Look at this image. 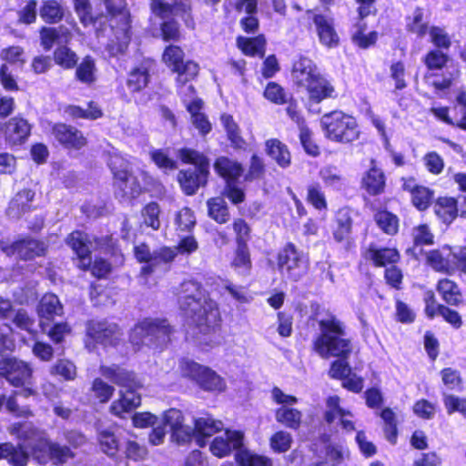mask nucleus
Instances as JSON below:
<instances>
[{
	"instance_id": "f8f14e48",
	"label": "nucleus",
	"mask_w": 466,
	"mask_h": 466,
	"mask_svg": "<svg viewBox=\"0 0 466 466\" xmlns=\"http://www.w3.org/2000/svg\"><path fill=\"white\" fill-rule=\"evenodd\" d=\"M163 60L177 73L179 82L196 77L198 74V65L191 60L184 61V52L177 46H167L163 54Z\"/></svg>"
},
{
	"instance_id": "49530a36",
	"label": "nucleus",
	"mask_w": 466,
	"mask_h": 466,
	"mask_svg": "<svg viewBox=\"0 0 466 466\" xmlns=\"http://www.w3.org/2000/svg\"><path fill=\"white\" fill-rule=\"evenodd\" d=\"M380 417L385 424L383 431L387 441L395 445L398 440V427L394 411L389 407L383 408L380 411Z\"/></svg>"
},
{
	"instance_id": "412c9836",
	"label": "nucleus",
	"mask_w": 466,
	"mask_h": 466,
	"mask_svg": "<svg viewBox=\"0 0 466 466\" xmlns=\"http://www.w3.org/2000/svg\"><path fill=\"white\" fill-rule=\"evenodd\" d=\"M134 250L137 260L148 263L147 268L168 263L176 257V251L171 248L163 247L151 252L148 246L144 243L136 246Z\"/></svg>"
},
{
	"instance_id": "4d7b16f0",
	"label": "nucleus",
	"mask_w": 466,
	"mask_h": 466,
	"mask_svg": "<svg viewBox=\"0 0 466 466\" xmlns=\"http://www.w3.org/2000/svg\"><path fill=\"white\" fill-rule=\"evenodd\" d=\"M174 222L177 230L190 232L196 225V217L189 208L185 207L176 213Z\"/></svg>"
},
{
	"instance_id": "3c124183",
	"label": "nucleus",
	"mask_w": 466,
	"mask_h": 466,
	"mask_svg": "<svg viewBox=\"0 0 466 466\" xmlns=\"http://www.w3.org/2000/svg\"><path fill=\"white\" fill-rule=\"evenodd\" d=\"M319 177L327 187H331L337 190L345 185V177L341 171L334 166H327L320 169Z\"/></svg>"
},
{
	"instance_id": "aec40b11",
	"label": "nucleus",
	"mask_w": 466,
	"mask_h": 466,
	"mask_svg": "<svg viewBox=\"0 0 466 466\" xmlns=\"http://www.w3.org/2000/svg\"><path fill=\"white\" fill-rule=\"evenodd\" d=\"M164 423L169 426L172 438L178 444L189 443L194 437L193 430L184 425V418L181 412L176 409L169 410L164 415Z\"/></svg>"
},
{
	"instance_id": "5fc2aeb1",
	"label": "nucleus",
	"mask_w": 466,
	"mask_h": 466,
	"mask_svg": "<svg viewBox=\"0 0 466 466\" xmlns=\"http://www.w3.org/2000/svg\"><path fill=\"white\" fill-rule=\"evenodd\" d=\"M45 333L54 344L58 345L65 342L66 337L72 333V327L67 321L55 322L48 329L46 328Z\"/></svg>"
},
{
	"instance_id": "2eb2a0df",
	"label": "nucleus",
	"mask_w": 466,
	"mask_h": 466,
	"mask_svg": "<svg viewBox=\"0 0 466 466\" xmlns=\"http://www.w3.org/2000/svg\"><path fill=\"white\" fill-rule=\"evenodd\" d=\"M100 373L106 379L118 387L133 390H140L142 384L134 370H127L119 364L101 366Z\"/></svg>"
},
{
	"instance_id": "7ed1b4c3",
	"label": "nucleus",
	"mask_w": 466,
	"mask_h": 466,
	"mask_svg": "<svg viewBox=\"0 0 466 466\" xmlns=\"http://www.w3.org/2000/svg\"><path fill=\"white\" fill-rule=\"evenodd\" d=\"M320 332L312 342V349L321 358L329 357L349 359L352 345L350 339L345 336V329L336 316L331 315L326 319L319 321Z\"/></svg>"
},
{
	"instance_id": "603ef678",
	"label": "nucleus",
	"mask_w": 466,
	"mask_h": 466,
	"mask_svg": "<svg viewBox=\"0 0 466 466\" xmlns=\"http://www.w3.org/2000/svg\"><path fill=\"white\" fill-rule=\"evenodd\" d=\"M50 461L55 465H63L69 460L75 458V452L66 445H60L57 442H49Z\"/></svg>"
},
{
	"instance_id": "6ab92c4d",
	"label": "nucleus",
	"mask_w": 466,
	"mask_h": 466,
	"mask_svg": "<svg viewBox=\"0 0 466 466\" xmlns=\"http://www.w3.org/2000/svg\"><path fill=\"white\" fill-rule=\"evenodd\" d=\"M304 89L308 93L309 106L337 96L334 86L321 72Z\"/></svg>"
},
{
	"instance_id": "69168bd1",
	"label": "nucleus",
	"mask_w": 466,
	"mask_h": 466,
	"mask_svg": "<svg viewBox=\"0 0 466 466\" xmlns=\"http://www.w3.org/2000/svg\"><path fill=\"white\" fill-rule=\"evenodd\" d=\"M448 60V56L440 49H432L423 57V62L429 70H439L443 68Z\"/></svg>"
},
{
	"instance_id": "a878e982",
	"label": "nucleus",
	"mask_w": 466,
	"mask_h": 466,
	"mask_svg": "<svg viewBox=\"0 0 466 466\" xmlns=\"http://www.w3.org/2000/svg\"><path fill=\"white\" fill-rule=\"evenodd\" d=\"M307 13L312 15L320 43L328 47L338 46L339 35L334 29L332 20L323 15L312 14L310 11Z\"/></svg>"
},
{
	"instance_id": "de8ad7c7",
	"label": "nucleus",
	"mask_w": 466,
	"mask_h": 466,
	"mask_svg": "<svg viewBox=\"0 0 466 466\" xmlns=\"http://www.w3.org/2000/svg\"><path fill=\"white\" fill-rule=\"evenodd\" d=\"M238 45L248 56H263L265 54L266 39L263 35H258L253 38L238 37Z\"/></svg>"
},
{
	"instance_id": "f03ea898",
	"label": "nucleus",
	"mask_w": 466,
	"mask_h": 466,
	"mask_svg": "<svg viewBox=\"0 0 466 466\" xmlns=\"http://www.w3.org/2000/svg\"><path fill=\"white\" fill-rule=\"evenodd\" d=\"M180 308L190 319L189 326L196 339L211 340L221 331L222 318L218 304L206 294L199 298L187 295Z\"/></svg>"
},
{
	"instance_id": "a18cd8bd",
	"label": "nucleus",
	"mask_w": 466,
	"mask_h": 466,
	"mask_svg": "<svg viewBox=\"0 0 466 466\" xmlns=\"http://www.w3.org/2000/svg\"><path fill=\"white\" fill-rule=\"evenodd\" d=\"M267 154L280 167H287L290 164V154L286 145L278 139H269L266 142Z\"/></svg>"
},
{
	"instance_id": "dca6fc26",
	"label": "nucleus",
	"mask_w": 466,
	"mask_h": 466,
	"mask_svg": "<svg viewBox=\"0 0 466 466\" xmlns=\"http://www.w3.org/2000/svg\"><path fill=\"white\" fill-rule=\"evenodd\" d=\"M39 318V328L46 332V328L50 326L56 317L64 315V307L56 293H44L36 307Z\"/></svg>"
},
{
	"instance_id": "0eeeda50",
	"label": "nucleus",
	"mask_w": 466,
	"mask_h": 466,
	"mask_svg": "<svg viewBox=\"0 0 466 466\" xmlns=\"http://www.w3.org/2000/svg\"><path fill=\"white\" fill-rule=\"evenodd\" d=\"M66 244L76 255L77 266L80 268L86 269L91 267L92 274L99 279L106 278L111 272V264L104 258H96L92 265L93 240L87 233L79 230L73 231L66 238Z\"/></svg>"
},
{
	"instance_id": "393cba45",
	"label": "nucleus",
	"mask_w": 466,
	"mask_h": 466,
	"mask_svg": "<svg viewBox=\"0 0 466 466\" xmlns=\"http://www.w3.org/2000/svg\"><path fill=\"white\" fill-rule=\"evenodd\" d=\"M222 430V422L210 416L194 420L193 433L199 447H205L208 439Z\"/></svg>"
},
{
	"instance_id": "6e6552de",
	"label": "nucleus",
	"mask_w": 466,
	"mask_h": 466,
	"mask_svg": "<svg viewBox=\"0 0 466 466\" xmlns=\"http://www.w3.org/2000/svg\"><path fill=\"white\" fill-rule=\"evenodd\" d=\"M108 166L114 175L115 195L120 201L136 198L141 193V187L129 170V163L120 154L110 156Z\"/></svg>"
},
{
	"instance_id": "79ce46f5",
	"label": "nucleus",
	"mask_w": 466,
	"mask_h": 466,
	"mask_svg": "<svg viewBox=\"0 0 466 466\" xmlns=\"http://www.w3.org/2000/svg\"><path fill=\"white\" fill-rule=\"evenodd\" d=\"M97 441L100 450L109 457L117 455L120 450V439L110 429H105L97 433Z\"/></svg>"
},
{
	"instance_id": "ddd939ff",
	"label": "nucleus",
	"mask_w": 466,
	"mask_h": 466,
	"mask_svg": "<svg viewBox=\"0 0 466 466\" xmlns=\"http://www.w3.org/2000/svg\"><path fill=\"white\" fill-rule=\"evenodd\" d=\"M33 376L28 363L13 358L0 360V377L15 388L23 387Z\"/></svg>"
},
{
	"instance_id": "4468645a",
	"label": "nucleus",
	"mask_w": 466,
	"mask_h": 466,
	"mask_svg": "<svg viewBox=\"0 0 466 466\" xmlns=\"http://www.w3.org/2000/svg\"><path fill=\"white\" fill-rule=\"evenodd\" d=\"M244 446V433L240 431L226 430L225 436L215 437L210 445L211 453L217 458H225L233 451L238 452Z\"/></svg>"
},
{
	"instance_id": "6e6d98bb",
	"label": "nucleus",
	"mask_w": 466,
	"mask_h": 466,
	"mask_svg": "<svg viewBox=\"0 0 466 466\" xmlns=\"http://www.w3.org/2000/svg\"><path fill=\"white\" fill-rule=\"evenodd\" d=\"M54 60L64 69H72L76 66L78 56L66 46H60L54 52Z\"/></svg>"
},
{
	"instance_id": "ea45409f",
	"label": "nucleus",
	"mask_w": 466,
	"mask_h": 466,
	"mask_svg": "<svg viewBox=\"0 0 466 466\" xmlns=\"http://www.w3.org/2000/svg\"><path fill=\"white\" fill-rule=\"evenodd\" d=\"M351 224V218L348 210H339L337 214L336 228L333 231V238L338 243H343L346 247L349 246Z\"/></svg>"
},
{
	"instance_id": "423d86ee",
	"label": "nucleus",
	"mask_w": 466,
	"mask_h": 466,
	"mask_svg": "<svg viewBox=\"0 0 466 466\" xmlns=\"http://www.w3.org/2000/svg\"><path fill=\"white\" fill-rule=\"evenodd\" d=\"M320 127L327 139L343 145L353 143L360 135L356 118L341 110L324 114L320 118Z\"/></svg>"
},
{
	"instance_id": "cd10ccee",
	"label": "nucleus",
	"mask_w": 466,
	"mask_h": 466,
	"mask_svg": "<svg viewBox=\"0 0 466 466\" xmlns=\"http://www.w3.org/2000/svg\"><path fill=\"white\" fill-rule=\"evenodd\" d=\"M235 8L238 12L244 11L247 16L241 18L240 25L248 34H255L258 29V0H236Z\"/></svg>"
},
{
	"instance_id": "f3484780",
	"label": "nucleus",
	"mask_w": 466,
	"mask_h": 466,
	"mask_svg": "<svg viewBox=\"0 0 466 466\" xmlns=\"http://www.w3.org/2000/svg\"><path fill=\"white\" fill-rule=\"evenodd\" d=\"M0 248L7 256L17 254L22 259H32L45 252V244L32 238H25L13 243L0 240Z\"/></svg>"
},
{
	"instance_id": "e2e57ef3",
	"label": "nucleus",
	"mask_w": 466,
	"mask_h": 466,
	"mask_svg": "<svg viewBox=\"0 0 466 466\" xmlns=\"http://www.w3.org/2000/svg\"><path fill=\"white\" fill-rule=\"evenodd\" d=\"M375 221L380 228L389 235H394L398 231L399 219L388 211L378 212L375 215Z\"/></svg>"
},
{
	"instance_id": "338daca9",
	"label": "nucleus",
	"mask_w": 466,
	"mask_h": 466,
	"mask_svg": "<svg viewBox=\"0 0 466 466\" xmlns=\"http://www.w3.org/2000/svg\"><path fill=\"white\" fill-rule=\"evenodd\" d=\"M433 198V191L424 186L420 187L412 195L411 202L419 210L427 209Z\"/></svg>"
},
{
	"instance_id": "b1692460",
	"label": "nucleus",
	"mask_w": 466,
	"mask_h": 466,
	"mask_svg": "<svg viewBox=\"0 0 466 466\" xmlns=\"http://www.w3.org/2000/svg\"><path fill=\"white\" fill-rule=\"evenodd\" d=\"M137 390L127 389V392L120 391L119 397L112 401L109 406L110 413L116 417L123 418L125 413H129L140 407L142 398Z\"/></svg>"
},
{
	"instance_id": "39448f33",
	"label": "nucleus",
	"mask_w": 466,
	"mask_h": 466,
	"mask_svg": "<svg viewBox=\"0 0 466 466\" xmlns=\"http://www.w3.org/2000/svg\"><path fill=\"white\" fill-rule=\"evenodd\" d=\"M123 341L121 327L106 319H90L85 323L83 337L84 348L95 352L101 347L104 350L117 348Z\"/></svg>"
},
{
	"instance_id": "680f3d73",
	"label": "nucleus",
	"mask_w": 466,
	"mask_h": 466,
	"mask_svg": "<svg viewBox=\"0 0 466 466\" xmlns=\"http://www.w3.org/2000/svg\"><path fill=\"white\" fill-rule=\"evenodd\" d=\"M292 444L290 433L285 431H278L269 438V446L276 453H284L288 451Z\"/></svg>"
},
{
	"instance_id": "774afa93",
	"label": "nucleus",
	"mask_w": 466,
	"mask_h": 466,
	"mask_svg": "<svg viewBox=\"0 0 466 466\" xmlns=\"http://www.w3.org/2000/svg\"><path fill=\"white\" fill-rule=\"evenodd\" d=\"M443 403L448 414L459 412L466 418V398L446 394L443 397Z\"/></svg>"
},
{
	"instance_id": "bb28decb",
	"label": "nucleus",
	"mask_w": 466,
	"mask_h": 466,
	"mask_svg": "<svg viewBox=\"0 0 466 466\" xmlns=\"http://www.w3.org/2000/svg\"><path fill=\"white\" fill-rule=\"evenodd\" d=\"M55 137L68 148H81L86 145V138L76 127L65 124H57L53 128Z\"/></svg>"
},
{
	"instance_id": "864d4df0",
	"label": "nucleus",
	"mask_w": 466,
	"mask_h": 466,
	"mask_svg": "<svg viewBox=\"0 0 466 466\" xmlns=\"http://www.w3.org/2000/svg\"><path fill=\"white\" fill-rule=\"evenodd\" d=\"M221 122L227 131L231 145L236 148H243L246 142L240 136L239 127L233 117L230 115L224 114L221 116Z\"/></svg>"
},
{
	"instance_id": "c9c22d12",
	"label": "nucleus",
	"mask_w": 466,
	"mask_h": 466,
	"mask_svg": "<svg viewBox=\"0 0 466 466\" xmlns=\"http://www.w3.org/2000/svg\"><path fill=\"white\" fill-rule=\"evenodd\" d=\"M41 43L46 50H50L54 44H66L70 39V31L63 26L58 28L44 27L41 30Z\"/></svg>"
},
{
	"instance_id": "20e7f679",
	"label": "nucleus",
	"mask_w": 466,
	"mask_h": 466,
	"mask_svg": "<svg viewBox=\"0 0 466 466\" xmlns=\"http://www.w3.org/2000/svg\"><path fill=\"white\" fill-rule=\"evenodd\" d=\"M177 157L182 162L194 165V167L180 170L177 174V181L182 191L187 196H192L208 182L209 159L204 154L187 147L179 149Z\"/></svg>"
},
{
	"instance_id": "37998d69",
	"label": "nucleus",
	"mask_w": 466,
	"mask_h": 466,
	"mask_svg": "<svg viewBox=\"0 0 466 466\" xmlns=\"http://www.w3.org/2000/svg\"><path fill=\"white\" fill-rule=\"evenodd\" d=\"M434 212L445 224H451L458 215L457 202L453 198H440L434 205Z\"/></svg>"
},
{
	"instance_id": "f704fd0d",
	"label": "nucleus",
	"mask_w": 466,
	"mask_h": 466,
	"mask_svg": "<svg viewBox=\"0 0 466 466\" xmlns=\"http://www.w3.org/2000/svg\"><path fill=\"white\" fill-rule=\"evenodd\" d=\"M374 164V161H371ZM362 187L372 196L379 195L384 191L385 176L384 173L372 165L362 177Z\"/></svg>"
},
{
	"instance_id": "c756f323",
	"label": "nucleus",
	"mask_w": 466,
	"mask_h": 466,
	"mask_svg": "<svg viewBox=\"0 0 466 466\" xmlns=\"http://www.w3.org/2000/svg\"><path fill=\"white\" fill-rule=\"evenodd\" d=\"M452 248L443 247L441 249L431 250L427 254V262L437 271L452 273Z\"/></svg>"
},
{
	"instance_id": "f257e3e1",
	"label": "nucleus",
	"mask_w": 466,
	"mask_h": 466,
	"mask_svg": "<svg viewBox=\"0 0 466 466\" xmlns=\"http://www.w3.org/2000/svg\"><path fill=\"white\" fill-rule=\"evenodd\" d=\"M175 333V327L167 318L145 317L129 329L128 343L134 353L145 348L161 353L172 344Z\"/></svg>"
},
{
	"instance_id": "0e129e2a",
	"label": "nucleus",
	"mask_w": 466,
	"mask_h": 466,
	"mask_svg": "<svg viewBox=\"0 0 466 466\" xmlns=\"http://www.w3.org/2000/svg\"><path fill=\"white\" fill-rule=\"evenodd\" d=\"M63 9L55 0L46 2L40 9V16L47 23H56L63 17Z\"/></svg>"
},
{
	"instance_id": "8fccbe9b",
	"label": "nucleus",
	"mask_w": 466,
	"mask_h": 466,
	"mask_svg": "<svg viewBox=\"0 0 466 466\" xmlns=\"http://www.w3.org/2000/svg\"><path fill=\"white\" fill-rule=\"evenodd\" d=\"M90 391L92 392L95 400H96L100 404H105L113 397L115 388L104 381L101 378H96L92 381Z\"/></svg>"
},
{
	"instance_id": "7c9ffc66",
	"label": "nucleus",
	"mask_w": 466,
	"mask_h": 466,
	"mask_svg": "<svg viewBox=\"0 0 466 466\" xmlns=\"http://www.w3.org/2000/svg\"><path fill=\"white\" fill-rule=\"evenodd\" d=\"M0 460H6L13 466H25L29 461V455L21 445L3 442L0 443Z\"/></svg>"
},
{
	"instance_id": "4c0bfd02",
	"label": "nucleus",
	"mask_w": 466,
	"mask_h": 466,
	"mask_svg": "<svg viewBox=\"0 0 466 466\" xmlns=\"http://www.w3.org/2000/svg\"><path fill=\"white\" fill-rule=\"evenodd\" d=\"M275 418L279 423L294 431L302 424V412L296 408L281 406L275 410Z\"/></svg>"
},
{
	"instance_id": "2f4dec72",
	"label": "nucleus",
	"mask_w": 466,
	"mask_h": 466,
	"mask_svg": "<svg viewBox=\"0 0 466 466\" xmlns=\"http://www.w3.org/2000/svg\"><path fill=\"white\" fill-rule=\"evenodd\" d=\"M214 169L227 183L235 182L243 173L241 164L227 157H218L214 163Z\"/></svg>"
},
{
	"instance_id": "c03bdc74",
	"label": "nucleus",
	"mask_w": 466,
	"mask_h": 466,
	"mask_svg": "<svg viewBox=\"0 0 466 466\" xmlns=\"http://www.w3.org/2000/svg\"><path fill=\"white\" fill-rule=\"evenodd\" d=\"M49 373L53 377H58L65 381L74 380L77 376L76 364L69 359H58L49 368Z\"/></svg>"
},
{
	"instance_id": "09e8293b",
	"label": "nucleus",
	"mask_w": 466,
	"mask_h": 466,
	"mask_svg": "<svg viewBox=\"0 0 466 466\" xmlns=\"http://www.w3.org/2000/svg\"><path fill=\"white\" fill-rule=\"evenodd\" d=\"M203 106L202 101H196L188 105L187 111L191 114V119L194 127L198 129L202 135H206L211 130V124L208 117L200 112Z\"/></svg>"
},
{
	"instance_id": "bf43d9fd",
	"label": "nucleus",
	"mask_w": 466,
	"mask_h": 466,
	"mask_svg": "<svg viewBox=\"0 0 466 466\" xmlns=\"http://www.w3.org/2000/svg\"><path fill=\"white\" fill-rule=\"evenodd\" d=\"M412 238L414 245L411 250L417 254L416 250L419 247L433 244L434 235L428 225L421 224L413 228Z\"/></svg>"
},
{
	"instance_id": "473e14b6",
	"label": "nucleus",
	"mask_w": 466,
	"mask_h": 466,
	"mask_svg": "<svg viewBox=\"0 0 466 466\" xmlns=\"http://www.w3.org/2000/svg\"><path fill=\"white\" fill-rule=\"evenodd\" d=\"M35 198V192L31 189L19 191L11 200L7 214L9 217L18 218L31 208V203Z\"/></svg>"
},
{
	"instance_id": "72a5a7b5",
	"label": "nucleus",
	"mask_w": 466,
	"mask_h": 466,
	"mask_svg": "<svg viewBox=\"0 0 466 466\" xmlns=\"http://www.w3.org/2000/svg\"><path fill=\"white\" fill-rule=\"evenodd\" d=\"M183 291H200L203 289L204 291H222L223 289L227 291H235L233 288L230 286L228 281L224 280L220 278H208L206 280L205 285L201 284L197 280H187L182 283Z\"/></svg>"
},
{
	"instance_id": "9b49d317",
	"label": "nucleus",
	"mask_w": 466,
	"mask_h": 466,
	"mask_svg": "<svg viewBox=\"0 0 466 466\" xmlns=\"http://www.w3.org/2000/svg\"><path fill=\"white\" fill-rule=\"evenodd\" d=\"M278 263L281 273L294 281L302 278L309 269L307 255L292 243L286 245L279 252Z\"/></svg>"
},
{
	"instance_id": "1a4fd4ad",
	"label": "nucleus",
	"mask_w": 466,
	"mask_h": 466,
	"mask_svg": "<svg viewBox=\"0 0 466 466\" xmlns=\"http://www.w3.org/2000/svg\"><path fill=\"white\" fill-rule=\"evenodd\" d=\"M178 368L182 378L193 381L205 391L221 392L226 389L225 380L221 376L211 368L191 359L181 358L178 361Z\"/></svg>"
},
{
	"instance_id": "c85d7f7f",
	"label": "nucleus",
	"mask_w": 466,
	"mask_h": 466,
	"mask_svg": "<svg viewBox=\"0 0 466 466\" xmlns=\"http://www.w3.org/2000/svg\"><path fill=\"white\" fill-rule=\"evenodd\" d=\"M31 126L20 117H13L9 120L5 129V138L11 145L24 143L30 135Z\"/></svg>"
},
{
	"instance_id": "9d476101",
	"label": "nucleus",
	"mask_w": 466,
	"mask_h": 466,
	"mask_svg": "<svg viewBox=\"0 0 466 466\" xmlns=\"http://www.w3.org/2000/svg\"><path fill=\"white\" fill-rule=\"evenodd\" d=\"M104 5L108 15L120 17V25L115 31V39L107 45V50L111 56L121 55L128 47L130 34V18L127 10L125 0H104Z\"/></svg>"
},
{
	"instance_id": "a211bd4d",
	"label": "nucleus",
	"mask_w": 466,
	"mask_h": 466,
	"mask_svg": "<svg viewBox=\"0 0 466 466\" xmlns=\"http://www.w3.org/2000/svg\"><path fill=\"white\" fill-rule=\"evenodd\" d=\"M357 3L360 4L359 6V15L360 19L368 16L372 13L374 9L375 0H356ZM366 24L360 20L358 22L353 28L352 32V41L354 44L359 46L361 48H367L370 46L373 45L377 40V33L370 32L368 35H365L364 32L366 30Z\"/></svg>"
},
{
	"instance_id": "a19ab883",
	"label": "nucleus",
	"mask_w": 466,
	"mask_h": 466,
	"mask_svg": "<svg viewBox=\"0 0 466 466\" xmlns=\"http://www.w3.org/2000/svg\"><path fill=\"white\" fill-rule=\"evenodd\" d=\"M150 66L149 62H144L129 73L127 84L132 92H138L147 86Z\"/></svg>"
},
{
	"instance_id": "5701e85b",
	"label": "nucleus",
	"mask_w": 466,
	"mask_h": 466,
	"mask_svg": "<svg viewBox=\"0 0 466 466\" xmlns=\"http://www.w3.org/2000/svg\"><path fill=\"white\" fill-rule=\"evenodd\" d=\"M363 256L375 267H387L390 264L397 263L400 258L397 248L380 247L374 243L370 244Z\"/></svg>"
},
{
	"instance_id": "4be33fe9",
	"label": "nucleus",
	"mask_w": 466,
	"mask_h": 466,
	"mask_svg": "<svg viewBox=\"0 0 466 466\" xmlns=\"http://www.w3.org/2000/svg\"><path fill=\"white\" fill-rule=\"evenodd\" d=\"M319 73L320 70L311 59L301 56L293 64L291 78L298 87L305 88Z\"/></svg>"
},
{
	"instance_id": "052dcab7",
	"label": "nucleus",
	"mask_w": 466,
	"mask_h": 466,
	"mask_svg": "<svg viewBox=\"0 0 466 466\" xmlns=\"http://www.w3.org/2000/svg\"><path fill=\"white\" fill-rule=\"evenodd\" d=\"M209 216L218 223H225L229 218L228 207L224 199L216 198L208 201Z\"/></svg>"
},
{
	"instance_id": "13d9d810",
	"label": "nucleus",
	"mask_w": 466,
	"mask_h": 466,
	"mask_svg": "<svg viewBox=\"0 0 466 466\" xmlns=\"http://www.w3.org/2000/svg\"><path fill=\"white\" fill-rule=\"evenodd\" d=\"M440 375L442 383L450 390L461 391L463 390V379L461 372L452 368H443Z\"/></svg>"
},
{
	"instance_id": "58836bf2",
	"label": "nucleus",
	"mask_w": 466,
	"mask_h": 466,
	"mask_svg": "<svg viewBox=\"0 0 466 466\" xmlns=\"http://www.w3.org/2000/svg\"><path fill=\"white\" fill-rule=\"evenodd\" d=\"M234 459L238 466H274L270 457L253 452L245 446L234 454Z\"/></svg>"
},
{
	"instance_id": "e433bc0d",
	"label": "nucleus",
	"mask_w": 466,
	"mask_h": 466,
	"mask_svg": "<svg viewBox=\"0 0 466 466\" xmlns=\"http://www.w3.org/2000/svg\"><path fill=\"white\" fill-rule=\"evenodd\" d=\"M76 66L75 77L77 81L86 86H91L96 81L97 67L92 56H86Z\"/></svg>"
}]
</instances>
